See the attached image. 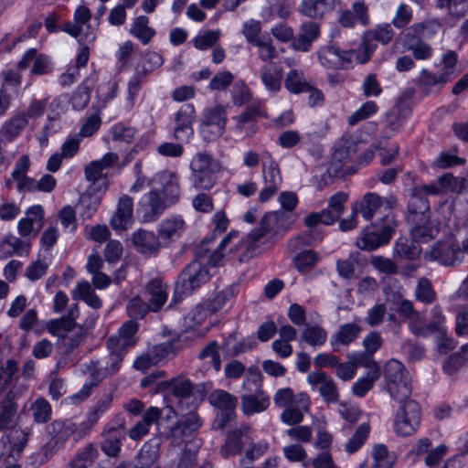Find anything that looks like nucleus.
<instances>
[{
    "mask_svg": "<svg viewBox=\"0 0 468 468\" xmlns=\"http://www.w3.org/2000/svg\"><path fill=\"white\" fill-rule=\"evenodd\" d=\"M285 88L292 93L307 92L311 86L303 80V72L292 69L288 72L285 80Z\"/></svg>",
    "mask_w": 468,
    "mask_h": 468,
    "instance_id": "nucleus-44",
    "label": "nucleus"
},
{
    "mask_svg": "<svg viewBox=\"0 0 468 468\" xmlns=\"http://www.w3.org/2000/svg\"><path fill=\"white\" fill-rule=\"evenodd\" d=\"M347 195L338 192L332 196L328 201V207L321 212H313L304 218V224L309 229L315 228L318 224L332 225L344 212V205L347 201Z\"/></svg>",
    "mask_w": 468,
    "mask_h": 468,
    "instance_id": "nucleus-8",
    "label": "nucleus"
},
{
    "mask_svg": "<svg viewBox=\"0 0 468 468\" xmlns=\"http://www.w3.org/2000/svg\"><path fill=\"white\" fill-rule=\"evenodd\" d=\"M414 297L416 301L425 305L432 304L437 300V293L430 279L427 277L418 279Z\"/></svg>",
    "mask_w": 468,
    "mask_h": 468,
    "instance_id": "nucleus-36",
    "label": "nucleus"
},
{
    "mask_svg": "<svg viewBox=\"0 0 468 468\" xmlns=\"http://www.w3.org/2000/svg\"><path fill=\"white\" fill-rule=\"evenodd\" d=\"M412 225L410 234L412 239L418 244L420 242H428L434 238L437 230L431 226L430 218H421L416 219V222H408Z\"/></svg>",
    "mask_w": 468,
    "mask_h": 468,
    "instance_id": "nucleus-34",
    "label": "nucleus"
},
{
    "mask_svg": "<svg viewBox=\"0 0 468 468\" xmlns=\"http://www.w3.org/2000/svg\"><path fill=\"white\" fill-rule=\"evenodd\" d=\"M307 381L313 387L318 386V390L324 400L327 403H336L339 400L338 388L335 382L324 372H311Z\"/></svg>",
    "mask_w": 468,
    "mask_h": 468,
    "instance_id": "nucleus-17",
    "label": "nucleus"
},
{
    "mask_svg": "<svg viewBox=\"0 0 468 468\" xmlns=\"http://www.w3.org/2000/svg\"><path fill=\"white\" fill-rule=\"evenodd\" d=\"M250 431V427L245 425L229 431L226 441L220 448V454L224 458H229L240 453L244 446L252 444Z\"/></svg>",
    "mask_w": 468,
    "mask_h": 468,
    "instance_id": "nucleus-14",
    "label": "nucleus"
},
{
    "mask_svg": "<svg viewBox=\"0 0 468 468\" xmlns=\"http://www.w3.org/2000/svg\"><path fill=\"white\" fill-rule=\"evenodd\" d=\"M397 204L398 200L393 195L383 198L377 193L368 192L366 193L359 201L355 202L353 206L354 212L360 213L366 220H371L381 207H384V210H388V212L396 207Z\"/></svg>",
    "mask_w": 468,
    "mask_h": 468,
    "instance_id": "nucleus-9",
    "label": "nucleus"
},
{
    "mask_svg": "<svg viewBox=\"0 0 468 468\" xmlns=\"http://www.w3.org/2000/svg\"><path fill=\"white\" fill-rule=\"evenodd\" d=\"M133 203L129 196H123L118 202V207L111 218L110 224L116 230H123L133 222Z\"/></svg>",
    "mask_w": 468,
    "mask_h": 468,
    "instance_id": "nucleus-21",
    "label": "nucleus"
},
{
    "mask_svg": "<svg viewBox=\"0 0 468 468\" xmlns=\"http://www.w3.org/2000/svg\"><path fill=\"white\" fill-rule=\"evenodd\" d=\"M133 242L137 250L143 254L156 253L162 245L154 232L143 229L133 233Z\"/></svg>",
    "mask_w": 468,
    "mask_h": 468,
    "instance_id": "nucleus-27",
    "label": "nucleus"
},
{
    "mask_svg": "<svg viewBox=\"0 0 468 468\" xmlns=\"http://www.w3.org/2000/svg\"><path fill=\"white\" fill-rule=\"evenodd\" d=\"M335 0H303L300 12L312 18H320L335 5Z\"/></svg>",
    "mask_w": 468,
    "mask_h": 468,
    "instance_id": "nucleus-35",
    "label": "nucleus"
},
{
    "mask_svg": "<svg viewBox=\"0 0 468 468\" xmlns=\"http://www.w3.org/2000/svg\"><path fill=\"white\" fill-rule=\"evenodd\" d=\"M237 293L235 285H230L218 292L214 298L208 299L196 306L189 314L193 322L200 324L207 316L219 311L229 301L233 299Z\"/></svg>",
    "mask_w": 468,
    "mask_h": 468,
    "instance_id": "nucleus-10",
    "label": "nucleus"
},
{
    "mask_svg": "<svg viewBox=\"0 0 468 468\" xmlns=\"http://www.w3.org/2000/svg\"><path fill=\"white\" fill-rule=\"evenodd\" d=\"M193 385L191 381L185 377H177L171 380L160 381L155 386V392H164L171 390L173 396L177 399H188L193 393Z\"/></svg>",
    "mask_w": 468,
    "mask_h": 468,
    "instance_id": "nucleus-22",
    "label": "nucleus"
},
{
    "mask_svg": "<svg viewBox=\"0 0 468 468\" xmlns=\"http://www.w3.org/2000/svg\"><path fill=\"white\" fill-rule=\"evenodd\" d=\"M410 113V109L398 101L386 114L387 128L393 133L399 132Z\"/></svg>",
    "mask_w": 468,
    "mask_h": 468,
    "instance_id": "nucleus-32",
    "label": "nucleus"
},
{
    "mask_svg": "<svg viewBox=\"0 0 468 468\" xmlns=\"http://www.w3.org/2000/svg\"><path fill=\"white\" fill-rule=\"evenodd\" d=\"M208 267L201 261L193 260L179 273L175 289V296L170 303L171 307L178 299L177 295L191 294L210 280Z\"/></svg>",
    "mask_w": 468,
    "mask_h": 468,
    "instance_id": "nucleus-3",
    "label": "nucleus"
},
{
    "mask_svg": "<svg viewBox=\"0 0 468 468\" xmlns=\"http://www.w3.org/2000/svg\"><path fill=\"white\" fill-rule=\"evenodd\" d=\"M33 419L37 423H46L51 418V406L48 401L43 398L36 399L30 408Z\"/></svg>",
    "mask_w": 468,
    "mask_h": 468,
    "instance_id": "nucleus-51",
    "label": "nucleus"
},
{
    "mask_svg": "<svg viewBox=\"0 0 468 468\" xmlns=\"http://www.w3.org/2000/svg\"><path fill=\"white\" fill-rule=\"evenodd\" d=\"M48 329L50 334L57 335L60 338H65L69 341V346L70 348L78 346L83 336V331L80 326L65 316L59 319H54L48 322Z\"/></svg>",
    "mask_w": 468,
    "mask_h": 468,
    "instance_id": "nucleus-12",
    "label": "nucleus"
},
{
    "mask_svg": "<svg viewBox=\"0 0 468 468\" xmlns=\"http://www.w3.org/2000/svg\"><path fill=\"white\" fill-rule=\"evenodd\" d=\"M207 357L211 358V364L216 371L220 370L221 367V360L220 356L218 351V343L216 341H211L207 344L199 353L198 358L206 359Z\"/></svg>",
    "mask_w": 468,
    "mask_h": 468,
    "instance_id": "nucleus-61",
    "label": "nucleus"
},
{
    "mask_svg": "<svg viewBox=\"0 0 468 468\" xmlns=\"http://www.w3.org/2000/svg\"><path fill=\"white\" fill-rule=\"evenodd\" d=\"M234 80V76L229 71H221L214 75L209 82V89L212 90H224Z\"/></svg>",
    "mask_w": 468,
    "mask_h": 468,
    "instance_id": "nucleus-64",
    "label": "nucleus"
},
{
    "mask_svg": "<svg viewBox=\"0 0 468 468\" xmlns=\"http://www.w3.org/2000/svg\"><path fill=\"white\" fill-rule=\"evenodd\" d=\"M361 331L362 328L357 323L344 324L339 326L338 330L332 336L331 345L335 350H336L335 346L339 344L348 346L358 337Z\"/></svg>",
    "mask_w": 468,
    "mask_h": 468,
    "instance_id": "nucleus-33",
    "label": "nucleus"
},
{
    "mask_svg": "<svg viewBox=\"0 0 468 468\" xmlns=\"http://www.w3.org/2000/svg\"><path fill=\"white\" fill-rule=\"evenodd\" d=\"M468 361V343L461 347L459 352L452 354L443 365V370L452 375Z\"/></svg>",
    "mask_w": 468,
    "mask_h": 468,
    "instance_id": "nucleus-52",
    "label": "nucleus"
},
{
    "mask_svg": "<svg viewBox=\"0 0 468 468\" xmlns=\"http://www.w3.org/2000/svg\"><path fill=\"white\" fill-rule=\"evenodd\" d=\"M384 380L390 397L399 403L407 401L411 394V386L404 366L396 359L388 360L384 367Z\"/></svg>",
    "mask_w": 468,
    "mask_h": 468,
    "instance_id": "nucleus-4",
    "label": "nucleus"
},
{
    "mask_svg": "<svg viewBox=\"0 0 468 468\" xmlns=\"http://www.w3.org/2000/svg\"><path fill=\"white\" fill-rule=\"evenodd\" d=\"M201 420L196 412L185 414L165 432L167 439H180L192 435L201 427Z\"/></svg>",
    "mask_w": 468,
    "mask_h": 468,
    "instance_id": "nucleus-18",
    "label": "nucleus"
},
{
    "mask_svg": "<svg viewBox=\"0 0 468 468\" xmlns=\"http://www.w3.org/2000/svg\"><path fill=\"white\" fill-rule=\"evenodd\" d=\"M262 176L265 185L281 186L282 178L278 163L268 152L262 154Z\"/></svg>",
    "mask_w": 468,
    "mask_h": 468,
    "instance_id": "nucleus-31",
    "label": "nucleus"
},
{
    "mask_svg": "<svg viewBox=\"0 0 468 468\" xmlns=\"http://www.w3.org/2000/svg\"><path fill=\"white\" fill-rule=\"evenodd\" d=\"M112 399L106 398L101 401L96 408L90 413L88 419L80 424V435L86 434L91 427L98 421L100 417L106 411L111 404Z\"/></svg>",
    "mask_w": 468,
    "mask_h": 468,
    "instance_id": "nucleus-49",
    "label": "nucleus"
},
{
    "mask_svg": "<svg viewBox=\"0 0 468 468\" xmlns=\"http://www.w3.org/2000/svg\"><path fill=\"white\" fill-rule=\"evenodd\" d=\"M421 420L420 404L408 399L400 403L394 420L395 431L400 436H410L419 429Z\"/></svg>",
    "mask_w": 468,
    "mask_h": 468,
    "instance_id": "nucleus-7",
    "label": "nucleus"
},
{
    "mask_svg": "<svg viewBox=\"0 0 468 468\" xmlns=\"http://www.w3.org/2000/svg\"><path fill=\"white\" fill-rule=\"evenodd\" d=\"M408 211L406 218L408 222H416V219L424 217L430 218V204L427 197L412 188L408 203Z\"/></svg>",
    "mask_w": 468,
    "mask_h": 468,
    "instance_id": "nucleus-26",
    "label": "nucleus"
},
{
    "mask_svg": "<svg viewBox=\"0 0 468 468\" xmlns=\"http://www.w3.org/2000/svg\"><path fill=\"white\" fill-rule=\"evenodd\" d=\"M210 403L219 410H235L238 399L224 390H216L210 395Z\"/></svg>",
    "mask_w": 468,
    "mask_h": 468,
    "instance_id": "nucleus-43",
    "label": "nucleus"
},
{
    "mask_svg": "<svg viewBox=\"0 0 468 468\" xmlns=\"http://www.w3.org/2000/svg\"><path fill=\"white\" fill-rule=\"evenodd\" d=\"M31 242L20 239L13 235H7L0 242V260H5L14 254L18 256L29 254Z\"/></svg>",
    "mask_w": 468,
    "mask_h": 468,
    "instance_id": "nucleus-25",
    "label": "nucleus"
},
{
    "mask_svg": "<svg viewBox=\"0 0 468 468\" xmlns=\"http://www.w3.org/2000/svg\"><path fill=\"white\" fill-rule=\"evenodd\" d=\"M409 51H411L416 59H427L432 55V48L422 40H412L405 46Z\"/></svg>",
    "mask_w": 468,
    "mask_h": 468,
    "instance_id": "nucleus-58",
    "label": "nucleus"
},
{
    "mask_svg": "<svg viewBox=\"0 0 468 468\" xmlns=\"http://www.w3.org/2000/svg\"><path fill=\"white\" fill-rule=\"evenodd\" d=\"M27 124V114L17 112L4 123L1 133L4 136L12 139L19 135Z\"/></svg>",
    "mask_w": 468,
    "mask_h": 468,
    "instance_id": "nucleus-39",
    "label": "nucleus"
},
{
    "mask_svg": "<svg viewBox=\"0 0 468 468\" xmlns=\"http://www.w3.org/2000/svg\"><path fill=\"white\" fill-rule=\"evenodd\" d=\"M167 286L160 280L150 281L145 288V293L149 296L148 304L150 310L158 312L167 300Z\"/></svg>",
    "mask_w": 468,
    "mask_h": 468,
    "instance_id": "nucleus-28",
    "label": "nucleus"
},
{
    "mask_svg": "<svg viewBox=\"0 0 468 468\" xmlns=\"http://www.w3.org/2000/svg\"><path fill=\"white\" fill-rule=\"evenodd\" d=\"M255 395L243 394L241 399V408L245 415H251L265 410L270 405L269 397L264 395L261 390L257 389Z\"/></svg>",
    "mask_w": 468,
    "mask_h": 468,
    "instance_id": "nucleus-30",
    "label": "nucleus"
},
{
    "mask_svg": "<svg viewBox=\"0 0 468 468\" xmlns=\"http://www.w3.org/2000/svg\"><path fill=\"white\" fill-rule=\"evenodd\" d=\"M411 329L415 335L422 337H427L435 333L442 335L445 333L444 324L435 320H431L425 325L412 324Z\"/></svg>",
    "mask_w": 468,
    "mask_h": 468,
    "instance_id": "nucleus-57",
    "label": "nucleus"
},
{
    "mask_svg": "<svg viewBox=\"0 0 468 468\" xmlns=\"http://www.w3.org/2000/svg\"><path fill=\"white\" fill-rule=\"evenodd\" d=\"M193 184L196 188L210 189L220 171V163L206 153H198L190 163Z\"/></svg>",
    "mask_w": 468,
    "mask_h": 468,
    "instance_id": "nucleus-6",
    "label": "nucleus"
},
{
    "mask_svg": "<svg viewBox=\"0 0 468 468\" xmlns=\"http://www.w3.org/2000/svg\"><path fill=\"white\" fill-rule=\"evenodd\" d=\"M380 377V370L375 367L367 371V377L359 378L354 383L352 391L356 397H364L373 388L374 382Z\"/></svg>",
    "mask_w": 468,
    "mask_h": 468,
    "instance_id": "nucleus-45",
    "label": "nucleus"
},
{
    "mask_svg": "<svg viewBox=\"0 0 468 468\" xmlns=\"http://www.w3.org/2000/svg\"><path fill=\"white\" fill-rule=\"evenodd\" d=\"M227 123L226 108L221 105H216L207 108L203 112V120L201 122L202 132L209 133V139L221 136L225 131Z\"/></svg>",
    "mask_w": 468,
    "mask_h": 468,
    "instance_id": "nucleus-13",
    "label": "nucleus"
},
{
    "mask_svg": "<svg viewBox=\"0 0 468 468\" xmlns=\"http://www.w3.org/2000/svg\"><path fill=\"white\" fill-rule=\"evenodd\" d=\"M397 226L396 214L388 211L361 231L356 238V245L362 250L373 251L390 241Z\"/></svg>",
    "mask_w": 468,
    "mask_h": 468,
    "instance_id": "nucleus-2",
    "label": "nucleus"
},
{
    "mask_svg": "<svg viewBox=\"0 0 468 468\" xmlns=\"http://www.w3.org/2000/svg\"><path fill=\"white\" fill-rule=\"evenodd\" d=\"M438 8H446L448 13L453 16H462L466 12L464 0H437Z\"/></svg>",
    "mask_w": 468,
    "mask_h": 468,
    "instance_id": "nucleus-60",
    "label": "nucleus"
},
{
    "mask_svg": "<svg viewBox=\"0 0 468 468\" xmlns=\"http://www.w3.org/2000/svg\"><path fill=\"white\" fill-rule=\"evenodd\" d=\"M153 182L158 183L161 189H152L144 195L138 203V211L142 213L144 222L156 220L166 207L175 204L180 195L177 176L170 171L157 174Z\"/></svg>",
    "mask_w": 468,
    "mask_h": 468,
    "instance_id": "nucleus-1",
    "label": "nucleus"
},
{
    "mask_svg": "<svg viewBox=\"0 0 468 468\" xmlns=\"http://www.w3.org/2000/svg\"><path fill=\"white\" fill-rule=\"evenodd\" d=\"M156 451L151 449L150 446L144 445L136 456L133 468H157L155 466Z\"/></svg>",
    "mask_w": 468,
    "mask_h": 468,
    "instance_id": "nucleus-55",
    "label": "nucleus"
},
{
    "mask_svg": "<svg viewBox=\"0 0 468 468\" xmlns=\"http://www.w3.org/2000/svg\"><path fill=\"white\" fill-rule=\"evenodd\" d=\"M89 369L90 370V381L89 383L84 384L82 389L80 390L78 396L81 397V399H86L90 394V389L96 386L107 376V369L98 367V363H93L89 366Z\"/></svg>",
    "mask_w": 468,
    "mask_h": 468,
    "instance_id": "nucleus-47",
    "label": "nucleus"
},
{
    "mask_svg": "<svg viewBox=\"0 0 468 468\" xmlns=\"http://www.w3.org/2000/svg\"><path fill=\"white\" fill-rule=\"evenodd\" d=\"M148 23L147 16H140L134 19L130 29V33L144 45L148 44L155 35L154 29L150 27Z\"/></svg>",
    "mask_w": 468,
    "mask_h": 468,
    "instance_id": "nucleus-37",
    "label": "nucleus"
},
{
    "mask_svg": "<svg viewBox=\"0 0 468 468\" xmlns=\"http://www.w3.org/2000/svg\"><path fill=\"white\" fill-rule=\"evenodd\" d=\"M138 331V324L134 320L125 322L119 329L118 335L109 337L107 341L108 349L116 351L120 348L128 350L135 346L137 339L135 335Z\"/></svg>",
    "mask_w": 468,
    "mask_h": 468,
    "instance_id": "nucleus-16",
    "label": "nucleus"
},
{
    "mask_svg": "<svg viewBox=\"0 0 468 468\" xmlns=\"http://www.w3.org/2000/svg\"><path fill=\"white\" fill-rule=\"evenodd\" d=\"M112 399L106 398L101 401L96 408L90 413L88 419L80 424V435L86 434L91 427L98 421L100 417L106 411L111 404Z\"/></svg>",
    "mask_w": 468,
    "mask_h": 468,
    "instance_id": "nucleus-50",
    "label": "nucleus"
},
{
    "mask_svg": "<svg viewBox=\"0 0 468 468\" xmlns=\"http://www.w3.org/2000/svg\"><path fill=\"white\" fill-rule=\"evenodd\" d=\"M362 46L365 54L361 59L354 50H341L335 45L322 47L317 52V57L321 65L326 69H345L346 64L353 62L354 58L359 59L361 63L369 60L374 51V45L367 40Z\"/></svg>",
    "mask_w": 468,
    "mask_h": 468,
    "instance_id": "nucleus-5",
    "label": "nucleus"
},
{
    "mask_svg": "<svg viewBox=\"0 0 468 468\" xmlns=\"http://www.w3.org/2000/svg\"><path fill=\"white\" fill-rule=\"evenodd\" d=\"M220 33L217 31H207L202 35H198L194 38V46L200 50L207 49L213 47L218 40Z\"/></svg>",
    "mask_w": 468,
    "mask_h": 468,
    "instance_id": "nucleus-63",
    "label": "nucleus"
},
{
    "mask_svg": "<svg viewBox=\"0 0 468 468\" xmlns=\"http://www.w3.org/2000/svg\"><path fill=\"white\" fill-rule=\"evenodd\" d=\"M373 356V354L365 350L363 352L353 354L352 356H349V358L355 365L356 368H357L358 367H367L368 370H371L374 367L376 369L380 370L378 363L374 360Z\"/></svg>",
    "mask_w": 468,
    "mask_h": 468,
    "instance_id": "nucleus-59",
    "label": "nucleus"
},
{
    "mask_svg": "<svg viewBox=\"0 0 468 468\" xmlns=\"http://www.w3.org/2000/svg\"><path fill=\"white\" fill-rule=\"evenodd\" d=\"M95 39L96 32L91 29L90 25H87L85 33L78 39L79 44L81 46L76 59V65L78 68L87 65L90 57L89 46L92 45Z\"/></svg>",
    "mask_w": 468,
    "mask_h": 468,
    "instance_id": "nucleus-38",
    "label": "nucleus"
},
{
    "mask_svg": "<svg viewBox=\"0 0 468 468\" xmlns=\"http://www.w3.org/2000/svg\"><path fill=\"white\" fill-rule=\"evenodd\" d=\"M77 430V424L71 420H54L50 425L49 431V433L52 434V439L45 444L44 451L55 448L58 444H62Z\"/></svg>",
    "mask_w": 468,
    "mask_h": 468,
    "instance_id": "nucleus-23",
    "label": "nucleus"
},
{
    "mask_svg": "<svg viewBox=\"0 0 468 468\" xmlns=\"http://www.w3.org/2000/svg\"><path fill=\"white\" fill-rule=\"evenodd\" d=\"M282 72L276 68L263 66L261 69V80L271 91L276 92L281 89Z\"/></svg>",
    "mask_w": 468,
    "mask_h": 468,
    "instance_id": "nucleus-42",
    "label": "nucleus"
},
{
    "mask_svg": "<svg viewBox=\"0 0 468 468\" xmlns=\"http://www.w3.org/2000/svg\"><path fill=\"white\" fill-rule=\"evenodd\" d=\"M394 252L400 259L415 260L420 255L421 249L414 239L401 238L395 243Z\"/></svg>",
    "mask_w": 468,
    "mask_h": 468,
    "instance_id": "nucleus-40",
    "label": "nucleus"
},
{
    "mask_svg": "<svg viewBox=\"0 0 468 468\" xmlns=\"http://www.w3.org/2000/svg\"><path fill=\"white\" fill-rule=\"evenodd\" d=\"M396 310L400 315L411 322H420L422 318L421 314L415 309L413 303L407 299L399 302Z\"/></svg>",
    "mask_w": 468,
    "mask_h": 468,
    "instance_id": "nucleus-62",
    "label": "nucleus"
},
{
    "mask_svg": "<svg viewBox=\"0 0 468 468\" xmlns=\"http://www.w3.org/2000/svg\"><path fill=\"white\" fill-rule=\"evenodd\" d=\"M426 258L443 265L454 266L462 261L463 250L458 244L451 240L438 241L426 253Z\"/></svg>",
    "mask_w": 468,
    "mask_h": 468,
    "instance_id": "nucleus-11",
    "label": "nucleus"
},
{
    "mask_svg": "<svg viewBox=\"0 0 468 468\" xmlns=\"http://www.w3.org/2000/svg\"><path fill=\"white\" fill-rule=\"evenodd\" d=\"M14 398L15 395L9 391L3 400L0 410V430L8 427L16 412V405L14 402Z\"/></svg>",
    "mask_w": 468,
    "mask_h": 468,
    "instance_id": "nucleus-46",
    "label": "nucleus"
},
{
    "mask_svg": "<svg viewBox=\"0 0 468 468\" xmlns=\"http://www.w3.org/2000/svg\"><path fill=\"white\" fill-rule=\"evenodd\" d=\"M326 331L317 325H307L301 335L302 341H304L314 346L324 345L326 341Z\"/></svg>",
    "mask_w": 468,
    "mask_h": 468,
    "instance_id": "nucleus-48",
    "label": "nucleus"
},
{
    "mask_svg": "<svg viewBox=\"0 0 468 468\" xmlns=\"http://www.w3.org/2000/svg\"><path fill=\"white\" fill-rule=\"evenodd\" d=\"M318 261V255L313 250H303L293 258L295 268L304 272L311 270Z\"/></svg>",
    "mask_w": 468,
    "mask_h": 468,
    "instance_id": "nucleus-54",
    "label": "nucleus"
},
{
    "mask_svg": "<svg viewBox=\"0 0 468 468\" xmlns=\"http://www.w3.org/2000/svg\"><path fill=\"white\" fill-rule=\"evenodd\" d=\"M195 119V108L192 104L186 103L180 107L175 115L176 127L174 138L178 142H187L193 135V122Z\"/></svg>",
    "mask_w": 468,
    "mask_h": 468,
    "instance_id": "nucleus-15",
    "label": "nucleus"
},
{
    "mask_svg": "<svg viewBox=\"0 0 468 468\" xmlns=\"http://www.w3.org/2000/svg\"><path fill=\"white\" fill-rule=\"evenodd\" d=\"M378 112V106L375 101L365 102L356 112L348 118V124L354 126L359 122L366 120Z\"/></svg>",
    "mask_w": 468,
    "mask_h": 468,
    "instance_id": "nucleus-56",
    "label": "nucleus"
},
{
    "mask_svg": "<svg viewBox=\"0 0 468 468\" xmlns=\"http://www.w3.org/2000/svg\"><path fill=\"white\" fill-rule=\"evenodd\" d=\"M101 204V199L98 197L92 196L89 193H84L80 197L79 204L76 208L80 217L83 220L90 219L97 211Z\"/></svg>",
    "mask_w": 468,
    "mask_h": 468,
    "instance_id": "nucleus-41",
    "label": "nucleus"
},
{
    "mask_svg": "<svg viewBox=\"0 0 468 468\" xmlns=\"http://www.w3.org/2000/svg\"><path fill=\"white\" fill-rule=\"evenodd\" d=\"M161 417V410L150 407L143 415V420L136 423L129 431V437L133 441L141 440L148 431L149 427Z\"/></svg>",
    "mask_w": 468,
    "mask_h": 468,
    "instance_id": "nucleus-29",
    "label": "nucleus"
},
{
    "mask_svg": "<svg viewBox=\"0 0 468 468\" xmlns=\"http://www.w3.org/2000/svg\"><path fill=\"white\" fill-rule=\"evenodd\" d=\"M126 431L122 426L112 427L102 433L101 442V451L109 457H117L121 452L122 441L125 439Z\"/></svg>",
    "mask_w": 468,
    "mask_h": 468,
    "instance_id": "nucleus-20",
    "label": "nucleus"
},
{
    "mask_svg": "<svg viewBox=\"0 0 468 468\" xmlns=\"http://www.w3.org/2000/svg\"><path fill=\"white\" fill-rule=\"evenodd\" d=\"M370 431V427L367 423L361 424L352 438L346 442V450L349 453L356 452L366 441Z\"/></svg>",
    "mask_w": 468,
    "mask_h": 468,
    "instance_id": "nucleus-53",
    "label": "nucleus"
},
{
    "mask_svg": "<svg viewBox=\"0 0 468 468\" xmlns=\"http://www.w3.org/2000/svg\"><path fill=\"white\" fill-rule=\"evenodd\" d=\"M185 229V222L180 217L163 220L158 227V239L161 244L167 245L177 239Z\"/></svg>",
    "mask_w": 468,
    "mask_h": 468,
    "instance_id": "nucleus-24",
    "label": "nucleus"
},
{
    "mask_svg": "<svg viewBox=\"0 0 468 468\" xmlns=\"http://www.w3.org/2000/svg\"><path fill=\"white\" fill-rule=\"evenodd\" d=\"M319 36L320 26L318 23L304 22L301 25L297 36L292 39V48L297 51L307 52Z\"/></svg>",
    "mask_w": 468,
    "mask_h": 468,
    "instance_id": "nucleus-19",
    "label": "nucleus"
}]
</instances>
